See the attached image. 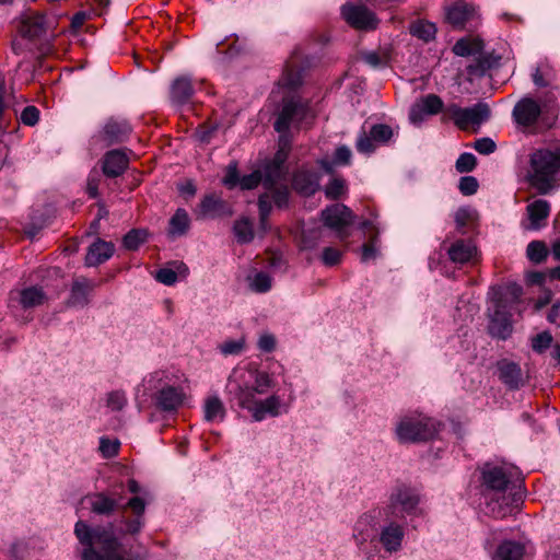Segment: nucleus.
Instances as JSON below:
<instances>
[{
    "label": "nucleus",
    "instance_id": "36",
    "mask_svg": "<svg viewBox=\"0 0 560 560\" xmlns=\"http://www.w3.org/2000/svg\"><path fill=\"white\" fill-rule=\"evenodd\" d=\"M46 300L43 289L31 287L20 292V303L24 308L42 305Z\"/></svg>",
    "mask_w": 560,
    "mask_h": 560
},
{
    "label": "nucleus",
    "instance_id": "7",
    "mask_svg": "<svg viewBox=\"0 0 560 560\" xmlns=\"http://www.w3.org/2000/svg\"><path fill=\"white\" fill-rule=\"evenodd\" d=\"M419 501V494L413 488L399 485L390 492L384 513L387 518L402 520L415 512Z\"/></svg>",
    "mask_w": 560,
    "mask_h": 560
},
{
    "label": "nucleus",
    "instance_id": "16",
    "mask_svg": "<svg viewBox=\"0 0 560 560\" xmlns=\"http://www.w3.org/2000/svg\"><path fill=\"white\" fill-rule=\"evenodd\" d=\"M16 28L25 38L39 37L45 32V16L39 12L27 10L21 14Z\"/></svg>",
    "mask_w": 560,
    "mask_h": 560
},
{
    "label": "nucleus",
    "instance_id": "1",
    "mask_svg": "<svg viewBox=\"0 0 560 560\" xmlns=\"http://www.w3.org/2000/svg\"><path fill=\"white\" fill-rule=\"evenodd\" d=\"M271 386V378L265 372L247 369H234L228 378L225 386L230 399L241 408L247 409L255 421H261L267 417H278L282 413V400L277 395H271L264 400L256 395H264Z\"/></svg>",
    "mask_w": 560,
    "mask_h": 560
},
{
    "label": "nucleus",
    "instance_id": "51",
    "mask_svg": "<svg viewBox=\"0 0 560 560\" xmlns=\"http://www.w3.org/2000/svg\"><path fill=\"white\" fill-rule=\"evenodd\" d=\"M341 252L335 247H325L322 254V260L326 266H335L341 260Z\"/></svg>",
    "mask_w": 560,
    "mask_h": 560
},
{
    "label": "nucleus",
    "instance_id": "32",
    "mask_svg": "<svg viewBox=\"0 0 560 560\" xmlns=\"http://www.w3.org/2000/svg\"><path fill=\"white\" fill-rule=\"evenodd\" d=\"M91 290V285L88 280H77L72 284L71 294L68 300V304L73 307H83L88 304V295Z\"/></svg>",
    "mask_w": 560,
    "mask_h": 560
},
{
    "label": "nucleus",
    "instance_id": "41",
    "mask_svg": "<svg viewBox=\"0 0 560 560\" xmlns=\"http://www.w3.org/2000/svg\"><path fill=\"white\" fill-rule=\"evenodd\" d=\"M548 253L546 244L541 241H533L527 245V257L535 264L542 262L547 258Z\"/></svg>",
    "mask_w": 560,
    "mask_h": 560
},
{
    "label": "nucleus",
    "instance_id": "19",
    "mask_svg": "<svg viewBox=\"0 0 560 560\" xmlns=\"http://www.w3.org/2000/svg\"><path fill=\"white\" fill-rule=\"evenodd\" d=\"M550 213V203L545 199H537L526 207L527 223H523L525 230H539L546 225Z\"/></svg>",
    "mask_w": 560,
    "mask_h": 560
},
{
    "label": "nucleus",
    "instance_id": "64",
    "mask_svg": "<svg viewBox=\"0 0 560 560\" xmlns=\"http://www.w3.org/2000/svg\"><path fill=\"white\" fill-rule=\"evenodd\" d=\"M547 320L550 324L560 326V302H556L555 304H552L547 314Z\"/></svg>",
    "mask_w": 560,
    "mask_h": 560
},
{
    "label": "nucleus",
    "instance_id": "61",
    "mask_svg": "<svg viewBox=\"0 0 560 560\" xmlns=\"http://www.w3.org/2000/svg\"><path fill=\"white\" fill-rule=\"evenodd\" d=\"M125 508L131 509L137 516H141L145 510V503L143 499L133 497L127 502Z\"/></svg>",
    "mask_w": 560,
    "mask_h": 560
},
{
    "label": "nucleus",
    "instance_id": "9",
    "mask_svg": "<svg viewBox=\"0 0 560 560\" xmlns=\"http://www.w3.org/2000/svg\"><path fill=\"white\" fill-rule=\"evenodd\" d=\"M340 13L343 20L355 30L372 31L377 27L378 19L364 4L348 2L341 7Z\"/></svg>",
    "mask_w": 560,
    "mask_h": 560
},
{
    "label": "nucleus",
    "instance_id": "8",
    "mask_svg": "<svg viewBox=\"0 0 560 560\" xmlns=\"http://www.w3.org/2000/svg\"><path fill=\"white\" fill-rule=\"evenodd\" d=\"M447 113L459 129L467 130L472 127L474 131H477L480 125L490 118L491 114L490 107L483 102L467 108L452 104L447 107Z\"/></svg>",
    "mask_w": 560,
    "mask_h": 560
},
{
    "label": "nucleus",
    "instance_id": "40",
    "mask_svg": "<svg viewBox=\"0 0 560 560\" xmlns=\"http://www.w3.org/2000/svg\"><path fill=\"white\" fill-rule=\"evenodd\" d=\"M233 231L238 243H249L254 238L253 225L247 219H241L235 221Z\"/></svg>",
    "mask_w": 560,
    "mask_h": 560
},
{
    "label": "nucleus",
    "instance_id": "55",
    "mask_svg": "<svg viewBox=\"0 0 560 560\" xmlns=\"http://www.w3.org/2000/svg\"><path fill=\"white\" fill-rule=\"evenodd\" d=\"M474 148L480 154H490L495 151V142L490 138H480L476 140Z\"/></svg>",
    "mask_w": 560,
    "mask_h": 560
},
{
    "label": "nucleus",
    "instance_id": "20",
    "mask_svg": "<svg viewBox=\"0 0 560 560\" xmlns=\"http://www.w3.org/2000/svg\"><path fill=\"white\" fill-rule=\"evenodd\" d=\"M128 165L129 159L122 150H110L103 158L102 171L105 176L115 178L124 174Z\"/></svg>",
    "mask_w": 560,
    "mask_h": 560
},
{
    "label": "nucleus",
    "instance_id": "27",
    "mask_svg": "<svg viewBox=\"0 0 560 560\" xmlns=\"http://www.w3.org/2000/svg\"><path fill=\"white\" fill-rule=\"evenodd\" d=\"M293 187L303 195H312L318 188V177L315 173L298 171L293 176Z\"/></svg>",
    "mask_w": 560,
    "mask_h": 560
},
{
    "label": "nucleus",
    "instance_id": "28",
    "mask_svg": "<svg viewBox=\"0 0 560 560\" xmlns=\"http://www.w3.org/2000/svg\"><path fill=\"white\" fill-rule=\"evenodd\" d=\"M525 552L524 545L514 540L502 541L493 556V560H522Z\"/></svg>",
    "mask_w": 560,
    "mask_h": 560
},
{
    "label": "nucleus",
    "instance_id": "30",
    "mask_svg": "<svg viewBox=\"0 0 560 560\" xmlns=\"http://www.w3.org/2000/svg\"><path fill=\"white\" fill-rule=\"evenodd\" d=\"M194 94L191 80L188 77L177 78L171 89V97L174 103L185 104Z\"/></svg>",
    "mask_w": 560,
    "mask_h": 560
},
{
    "label": "nucleus",
    "instance_id": "57",
    "mask_svg": "<svg viewBox=\"0 0 560 560\" xmlns=\"http://www.w3.org/2000/svg\"><path fill=\"white\" fill-rule=\"evenodd\" d=\"M283 85L294 89L301 84V73L293 69H287L282 78Z\"/></svg>",
    "mask_w": 560,
    "mask_h": 560
},
{
    "label": "nucleus",
    "instance_id": "47",
    "mask_svg": "<svg viewBox=\"0 0 560 560\" xmlns=\"http://www.w3.org/2000/svg\"><path fill=\"white\" fill-rule=\"evenodd\" d=\"M120 443L118 440H110L107 438H101L100 440V452L105 458H110L117 455Z\"/></svg>",
    "mask_w": 560,
    "mask_h": 560
},
{
    "label": "nucleus",
    "instance_id": "10",
    "mask_svg": "<svg viewBox=\"0 0 560 560\" xmlns=\"http://www.w3.org/2000/svg\"><path fill=\"white\" fill-rule=\"evenodd\" d=\"M394 132L393 129L385 124H376L373 125L370 129V132L366 133L365 131H362L355 142V148L361 153H372L377 144H385L387 143Z\"/></svg>",
    "mask_w": 560,
    "mask_h": 560
},
{
    "label": "nucleus",
    "instance_id": "18",
    "mask_svg": "<svg viewBox=\"0 0 560 560\" xmlns=\"http://www.w3.org/2000/svg\"><path fill=\"white\" fill-rule=\"evenodd\" d=\"M442 108V98L435 94H428L411 107L409 118L413 124L420 122L425 116L435 115Z\"/></svg>",
    "mask_w": 560,
    "mask_h": 560
},
{
    "label": "nucleus",
    "instance_id": "25",
    "mask_svg": "<svg viewBox=\"0 0 560 560\" xmlns=\"http://www.w3.org/2000/svg\"><path fill=\"white\" fill-rule=\"evenodd\" d=\"M376 533V520L372 513H364L357 521L353 528V538L358 546L364 545Z\"/></svg>",
    "mask_w": 560,
    "mask_h": 560
},
{
    "label": "nucleus",
    "instance_id": "6",
    "mask_svg": "<svg viewBox=\"0 0 560 560\" xmlns=\"http://www.w3.org/2000/svg\"><path fill=\"white\" fill-rule=\"evenodd\" d=\"M290 151V140L285 135L279 138V149L272 160L268 161L261 172L265 189L287 183L288 167L285 166Z\"/></svg>",
    "mask_w": 560,
    "mask_h": 560
},
{
    "label": "nucleus",
    "instance_id": "46",
    "mask_svg": "<svg viewBox=\"0 0 560 560\" xmlns=\"http://www.w3.org/2000/svg\"><path fill=\"white\" fill-rule=\"evenodd\" d=\"M106 405L112 411H120L127 405L126 394L121 390H114L107 395Z\"/></svg>",
    "mask_w": 560,
    "mask_h": 560
},
{
    "label": "nucleus",
    "instance_id": "29",
    "mask_svg": "<svg viewBox=\"0 0 560 560\" xmlns=\"http://www.w3.org/2000/svg\"><path fill=\"white\" fill-rule=\"evenodd\" d=\"M476 250L471 243L459 240L451 245L447 253L453 262L465 264L476 255Z\"/></svg>",
    "mask_w": 560,
    "mask_h": 560
},
{
    "label": "nucleus",
    "instance_id": "52",
    "mask_svg": "<svg viewBox=\"0 0 560 560\" xmlns=\"http://www.w3.org/2000/svg\"><path fill=\"white\" fill-rule=\"evenodd\" d=\"M259 183L262 184V175L260 171H255L252 174L245 175L240 180V185L243 189H253Z\"/></svg>",
    "mask_w": 560,
    "mask_h": 560
},
{
    "label": "nucleus",
    "instance_id": "49",
    "mask_svg": "<svg viewBox=\"0 0 560 560\" xmlns=\"http://www.w3.org/2000/svg\"><path fill=\"white\" fill-rule=\"evenodd\" d=\"M260 224L265 229L268 215L271 211V198L269 192L260 195L258 199Z\"/></svg>",
    "mask_w": 560,
    "mask_h": 560
},
{
    "label": "nucleus",
    "instance_id": "2",
    "mask_svg": "<svg viewBox=\"0 0 560 560\" xmlns=\"http://www.w3.org/2000/svg\"><path fill=\"white\" fill-rule=\"evenodd\" d=\"M512 467L487 463L481 468V485L489 500L487 508L495 518H504L517 505L521 498L512 483Z\"/></svg>",
    "mask_w": 560,
    "mask_h": 560
},
{
    "label": "nucleus",
    "instance_id": "31",
    "mask_svg": "<svg viewBox=\"0 0 560 560\" xmlns=\"http://www.w3.org/2000/svg\"><path fill=\"white\" fill-rule=\"evenodd\" d=\"M474 10L466 3H455L447 10L446 19L455 27H462L472 16Z\"/></svg>",
    "mask_w": 560,
    "mask_h": 560
},
{
    "label": "nucleus",
    "instance_id": "42",
    "mask_svg": "<svg viewBox=\"0 0 560 560\" xmlns=\"http://www.w3.org/2000/svg\"><path fill=\"white\" fill-rule=\"evenodd\" d=\"M552 341H553V337L548 330L541 331V332L537 334L536 336L532 337V339H530L532 349L536 353L541 354L547 349H549L551 346H553Z\"/></svg>",
    "mask_w": 560,
    "mask_h": 560
},
{
    "label": "nucleus",
    "instance_id": "35",
    "mask_svg": "<svg viewBox=\"0 0 560 560\" xmlns=\"http://www.w3.org/2000/svg\"><path fill=\"white\" fill-rule=\"evenodd\" d=\"M362 60L373 69L387 67L390 62V50L380 48L377 50L365 51L362 54Z\"/></svg>",
    "mask_w": 560,
    "mask_h": 560
},
{
    "label": "nucleus",
    "instance_id": "62",
    "mask_svg": "<svg viewBox=\"0 0 560 560\" xmlns=\"http://www.w3.org/2000/svg\"><path fill=\"white\" fill-rule=\"evenodd\" d=\"M472 218V211L467 208H460L455 213V222L458 228H463Z\"/></svg>",
    "mask_w": 560,
    "mask_h": 560
},
{
    "label": "nucleus",
    "instance_id": "26",
    "mask_svg": "<svg viewBox=\"0 0 560 560\" xmlns=\"http://www.w3.org/2000/svg\"><path fill=\"white\" fill-rule=\"evenodd\" d=\"M85 500L89 502L91 511L97 515L109 516L117 508V501L103 492L88 495Z\"/></svg>",
    "mask_w": 560,
    "mask_h": 560
},
{
    "label": "nucleus",
    "instance_id": "14",
    "mask_svg": "<svg viewBox=\"0 0 560 560\" xmlns=\"http://www.w3.org/2000/svg\"><path fill=\"white\" fill-rule=\"evenodd\" d=\"M405 538V527L396 520H389L380 532V542L388 553H396L401 550Z\"/></svg>",
    "mask_w": 560,
    "mask_h": 560
},
{
    "label": "nucleus",
    "instance_id": "50",
    "mask_svg": "<svg viewBox=\"0 0 560 560\" xmlns=\"http://www.w3.org/2000/svg\"><path fill=\"white\" fill-rule=\"evenodd\" d=\"M478 180L474 176H464L459 180L458 188L465 196L474 195L478 189Z\"/></svg>",
    "mask_w": 560,
    "mask_h": 560
},
{
    "label": "nucleus",
    "instance_id": "22",
    "mask_svg": "<svg viewBox=\"0 0 560 560\" xmlns=\"http://www.w3.org/2000/svg\"><path fill=\"white\" fill-rule=\"evenodd\" d=\"M114 252L115 246L112 242L97 238L88 248L85 265L88 267L98 266L108 260L114 255Z\"/></svg>",
    "mask_w": 560,
    "mask_h": 560
},
{
    "label": "nucleus",
    "instance_id": "21",
    "mask_svg": "<svg viewBox=\"0 0 560 560\" xmlns=\"http://www.w3.org/2000/svg\"><path fill=\"white\" fill-rule=\"evenodd\" d=\"M541 113L539 104L530 98L524 97L516 103L513 109V116L517 124L522 126H532L536 122Z\"/></svg>",
    "mask_w": 560,
    "mask_h": 560
},
{
    "label": "nucleus",
    "instance_id": "37",
    "mask_svg": "<svg viewBox=\"0 0 560 560\" xmlns=\"http://www.w3.org/2000/svg\"><path fill=\"white\" fill-rule=\"evenodd\" d=\"M189 228V217L186 210L178 209L170 221V234L184 235Z\"/></svg>",
    "mask_w": 560,
    "mask_h": 560
},
{
    "label": "nucleus",
    "instance_id": "33",
    "mask_svg": "<svg viewBox=\"0 0 560 560\" xmlns=\"http://www.w3.org/2000/svg\"><path fill=\"white\" fill-rule=\"evenodd\" d=\"M205 420L208 422L223 421L225 407L218 396L208 397L203 404Z\"/></svg>",
    "mask_w": 560,
    "mask_h": 560
},
{
    "label": "nucleus",
    "instance_id": "56",
    "mask_svg": "<svg viewBox=\"0 0 560 560\" xmlns=\"http://www.w3.org/2000/svg\"><path fill=\"white\" fill-rule=\"evenodd\" d=\"M351 150L347 145H340L334 154V163L337 165H348L351 161Z\"/></svg>",
    "mask_w": 560,
    "mask_h": 560
},
{
    "label": "nucleus",
    "instance_id": "58",
    "mask_svg": "<svg viewBox=\"0 0 560 560\" xmlns=\"http://www.w3.org/2000/svg\"><path fill=\"white\" fill-rule=\"evenodd\" d=\"M376 238H377L376 235H373L371 237V242L368 244H364L362 246V256H361L362 261H369L371 259L376 258V256H377V248L375 246Z\"/></svg>",
    "mask_w": 560,
    "mask_h": 560
},
{
    "label": "nucleus",
    "instance_id": "13",
    "mask_svg": "<svg viewBox=\"0 0 560 560\" xmlns=\"http://www.w3.org/2000/svg\"><path fill=\"white\" fill-rule=\"evenodd\" d=\"M353 219L354 214L351 209L342 203H334L322 211L324 224L337 232H341L345 228L349 226Z\"/></svg>",
    "mask_w": 560,
    "mask_h": 560
},
{
    "label": "nucleus",
    "instance_id": "44",
    "mask_svg": "<svg viewBox=\"0 0 560 560\" xmlns=\"http://www.w3.org/2000/svg\"><path fill=\"white\" fill-rule=\"evenodd\" d=\"M269 192L271 200L281 208L287 206L289 200V188L287 183L277 185L276 187L266 189Z\"/></svg>",
    "mask_w": 560,
    "mask_h": 560
},
{
    "label": "nucleus",
    "instance_id": "53",
    "mask_svg": "<svg viewBox=\"0 0 560 560\" xmlns=\"http://www.w3.org/2000/svg\"><path fill=\"white\" fill-rule=\"evenodd\" d=\"M39 119V110L35 106H26L22 114L21 120L26 126H34Z\"/></svg>",
    "mask_w": 560,
    "mask_h": 560
},
{
    "label": "nucleus",
    "instance_id": "63",
    "mask_svg": "<svg viewBox=\"0 0 560 560\" xmlns=\"http://www.w3.org/2000/svg\"><path fill=\"white\" fill-rule=\"evenodd\" d=\"M453 51L457 56H469L474 52V49L468 40L460 39L454 45Z\"/></svg>",
    "mask_w": 560,
    "mask_h": 560
},
{
    "label": "nucleus",
    "instance_id": "4",
    "mask_svg": "<svg viewBox=\"0 0 560 560\" xmlns=\"http://www.w3.org/2000/svg\"><path fill=\"white\" fill-rule=\"evenodd\" d=\"M533 170V185L542 194H549L559 186L558 174L560 173V148L556 150L541 149L530 156Z\"/></svg>",
    "mask_w": 560,
    "mask_h": 560
},
{
    "label": "nucleus",
    "instance_id": "24",
    "mask_svg": "<svg viewBox=\"0 0 560 560\" xmlns=\"http://www.w3.org/2000/svg\"><path fill=\"white\" fill-rule=\"evenodd\" d=\"M499 378L511 389H517L524 384L522 370L518 364L502 360L498 362Z\"/></svg>",
    "mask_w": 560,
    "mask_h": 560
},
{
    "label": "nucleus",
    "instance_id": "12",
    "mask_svg": "<svg viewBox=\"0 0 560 560\" xmlns=\"http://www.w3.org/2000/svg\"><path fill=\"white\" fill-rule=\"evenodd\" d=\"M307 106L296 100H285L282 109L275 121V129L283 133L292 124L300 122L306 117Z\"/></svg>",
    "mask_w": 560,
    "mask_h": 560
},
{
    "label": "nucleus",
    "instance_id": "3",
    "mask_svg": "<svg viewBox=\"0 0 560 560\" xmlns=\"http://www.w3.org/2000/svg\"><path fill=\"white\" fill-rule=\"evenodd\" d=\"M74 535L83 547L81 560H124L121 542L113 524L92 527L84 521L74 525Z\"/></svg>",
    "mask_w": 560,
    "mask_h": 560
},
{
    "label": "nucleus",
    "instance_id": "59",
    "mask_svg": "<svg viewBox=\"0 0 560 560\" xmlns=\"http://www.w3.org/2000/svg\"><path fill=\"white\" fill-rule=\"evenodd\" d=\"M240 178H238V172H237V167L236 165H229L228 167V172H226V175L223 179V184L229 187V188H233L235 187L237 184H240Z\"/></svg>",
    "mask_w": 560,
    "mask_h": 560
},
{
    "label": "nucleus",
    "instance_id": "5",
    "mask_svg": "<svg viewBox=\"0 0 560 560\" xmlns=\"http://www.w3.org/2000/svg\"><path fill=\"white\" fill-rule=\"evenodd\" d=\"M395 433L400 443L424 442L435 436L438 425L424 416H405L397 422Z\"/></svg>",
    "mask_w": 560,
    "mask_h": 560
},
{
    "label": "nucleus",
    "instance_id": "43",
    "mask_svg": "<svg viewBox=\"0 0 560 560\" xmlns=\"http://www.w3.org/2000/svg\"><path fill=\"white\" fill-rule=\"evenodd\" d=\"M218 348L223 355H237L245 349V338L225 340Z\"/></svg>",
    "mask_w": 560,
    "mask_h": 560
},
{
    "label": "nucleus",
    "instance_id": "60",
    "mask_svg": "<svg viewBox=\"0 0 560 560\" xmlns=\"http://www.w3.org/2000/svg\"><path fill=\"white\" fill-rule=\"evenodd\" d=\"M276 347V338L271 334H264L258 339V348L264 352H271Z\"/></svg>",
    "mask_w": 560,
    "mask_h": 560
},
{
    "label": "nucleus",
    "instance_id": "15",
    "mask_svg": "<svg viewBox=\"0 0 560 560\" xmlns=\"http://www.w3.org/2000/svg\"><path fill=\"white\" fill-rule=\"evenodd\" d=\"M130 133L131 127L127 121L109 119L95 139L108 147L126 141Z\"/></svg>",
    "mask_w": 560,
    "mask_h": 560
},
{
    "label": "nucleus",
    "instance_id": "39",
    "mask_svg": "<svg viewBox=\"0 0 560 560\" xmlns=\"http://www.w3.org/2000/svg\"><path fill=\"white\" fill-rule=\"evenodd\" d=\"M247 281L250 290L257 293H265L271 288V277L264 271H257L253 276H248Z\"/></svg>",
    "mask_w": 560,
    "mask_h": 560
},
{
    "label": "nucleus",
    "instance_id": "17",
    "mask_svg": "<svg viewBox=\"0 0 560 560\" xmlns=\"http://www.w3.org/2000/svg\"><path fill=\"white\" fill-rule=\"evenodd\" d=\"M233 214L231 207L218 195L205 196L199 205L198 218L215 219Z\"/></svg>",
    "mask_w": 560,
    "mask_h": 560
},
{
    "label": "nucleus",
    "instance_id": "54",
    "mask_svg": "<svg viewBox=\"0 0 560 560\" xmlns=\"http://www.w3.org/2000/svg\"><path fill=\"white\" fill-rule=\"evenodd\" d=\"M155 279L165 285H172L177 281V273L173 269L162 268L156 271Z\"/></svg>",
    "mask_w": 560,
    "mask_h": 560
},
{
    "label": "nucleus",
    "instance_id": "48",
    "mask_svg": "<svg viewBox=\"0 0 560 560\" xmlns=\"http://www.w3.org/2000/svg\"><path fill=\"white\" fill-rule=\"evenodd\" d=\"M477 164V160L472 153H462L456 161V170L459 173H468L471 172Z\"/></svg>",
    "mask_w": 560,
    "mask_h": 560
},
{
    "label": "nucleus",
    "instance_id": "45",
    "mask_svg": "<svg viewBox=\"0 0 560 560\" xmlns=\"http://www.w3.org/2000/svg\"><path fill=\"white\" fill-rule=\"evenodd\" d=\"M346 190V182L342 178H332L325 186V195L328 199H338Z\"/></svg>",
    "mask_w": 560,
    "mask_h": 560
},
{
    "label": "nucleus",
    "instance_id": "38",
    "mask_svg": "<svg viewBox=\"0 0 560 560\" xmlns=\"http://www.w3.org/2000/svg\"><path fill=\"white\" fill-rule=\"evenodd\" d=\"M148 237V231L143 229H132L122 238V245L128 250H137Z\"/></svg>",
    "mask_w": 560,
    "mask_h": 560
},
{
    "label": "nucleus",
    "instance_id": "11",
    "mask_svg": "<svg viewBox=\"0 0 560 560\" xmlns=\"http://www.w3.org/2000/svg\"><path fill=\"white\" fill-rule=\"evenodd\" d=\"M488 313L490 318L489 332L494 337L505 339L512 331V324L502 301L500 299L493 300L488 307Z\"/></svg>",
    "mask_w": 560,
    "mask_h": 560
},
{
    "label": "nucleus",
    "instance_id": "23",
    "mask_svg": "<svg viewBox=\"0 0 560 560\" xmlns=\"http://www.w3.org/2000/svg\"><path fill=\"white\" fill-rule=\"evenodd\" d=\"M183 392L174 386H164L154 395L156 407L163 411L176 410L183 404Z\"/></svg>",
    "mask_w": 560,
    "mask_h": 560
},
{
    "label": "nucleus",
    "instance_id": "34",
    "mask_svg": "<svg viewBox=\"0 0 560 560\" xmlns=\"http://www.w3.org/2000/svg\"><path fill=\"white\" fill-rule=\"evenodd\" d=\"M409 32L412 36L428 43L435 37L436 27L433 23L425 20H417L409 25Z\"/></svg>",
    "mask_w": 560,
    "mask_h": 560
}]
</instances>
